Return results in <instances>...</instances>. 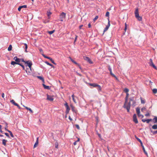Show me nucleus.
I'll return each instance as SVG.
<instances>
[{"label": "nucleus", "instance_id": "obj_46", "mask_svg": "<svg viewBox=\"0 0 157 157\" xmlns=\"http://www.w3.org/2000/svg\"><path fill=\"white\" fill-rule=\"evenodd\" d=\"M75 126H76V128L78 129H80V127L78 124H75Z\"/></svg>", "mask_w": 157, "mask_h": 157}, {"label": "nucleus", "instance_id": "obj_53", "mask_svg": "<svg viewBox=\"0 0 157 157\" xmlns=\"http://www.w3.org/2000/svg\"><path fill=\"white\" fill-rule=\"evenodd\" d=\"M77 37H78L77 36H75V41H74V42H75L76 41L77 38Z\"/></svg>", "mask_w": 157, "mask_h": 157}, {"label": "nucleus", "instance_id": "obj_33", "mask_svg": "<svg viewBox=\"0 0 157 157\" xmlns=\"http://www.w3.org/2000/svg\"><path fill=\"white\" fill-rule=\"evenodd\" d=\"M97 89L98 90H100V91L101 90V87L100 85H98L97 86Z\"/></svg>", "mask_w": 157, "mask_h": 157}, {"label": "nucleus", "instance_id": "obj_29", "mask_svg": "<svg viewBox=\"0 0 157 157\" xmlns=\"http://www.w3.org/2000/svg\"><path fill=\"white\" fill-rule=\"evenodd\" d=\"M140 100L141 101V103L142 104H144L145 103V101L142 98H140Z\"/></svg>", "mask_w": 157, "mask_h": 157}, {"label": "nucleus", "instance_id": "obj_5", "mask_svg": "<svg viewBox=\"0 0 157 157\" xmlns=\"http://www.w3.org/2000/svg\"><path fill=\"white\" fill-rule=\"evenodd\" d=\"M83 58L86 61H87L90 64H92L93 63L91 61V59L88 57L84 56L83 57Z\"/></svg>", "mask_w": 157, "mask_h": 157}, {"label": "nucleus", "instance_id": "obj_44", "mask_svg": "<svg viewBox=\"0 0 157 157\" xmlns=\"http://www.w3.org/2000/svg\"><path fill=\"white\" fill-rule=\"evenodd\" d=\"M71 109L73 111H75V107H73V106H71Z\"/></svg>", "mask_w": 157, "mask_h": 157}, {"label": "nucleus", "instance_id": "obj_51", "mask_svg": "<svg viewBox=\"0 0 157 157\" xmlns=\"http://www.w3.org/2000/svg\"><path fill=\"white\" fill-rule=\"evenodd\" d=\"M108 70H109V71H112V69L110 67V66H108Z\"/></svg>", "mask_w": 157, "mask_h": 157}, {"label": "nucleus", "instance_id": "obj_43", "mask_svg": "<svg viewBox=\"0 0 157 157\" xmlns=\"http://www.w3.org/2000/svg\"><path fill=\"white\" fill-rule=\"evenodd\" d=\"M146 110V108L144 107H143L141 109V111L143 112H144V111Z\"/></svg>", "mask_w": 157, "mask_h": 157}, {"label": "nucleus", "instance_id": "obj_30", "mask_svg": "<svg viewBox=\"0 0 157 157\" xmlns=\"http://www.w3.org/2000/svg\"><path fill=\"white\" fill-rule=\"evenodd\" d=\"M12 46L11 45H10L8 48V51H11V50H12Z\"/></svg>", "mask_w": 157, "mask_h": 157}, {"label": "nucleus", "instance_id": "obj_40", "mask_svg": "<svg viewBox=\"0 0 157 157\" xmlns=\"http://www.w3.org/2000/svg\"><path fill=\"white\" fill-rule=\"evenodd\" d=\"M45 63L48 65H49L51 66H52V65L47 62H45Z\"/></svg>", "mask_w": 157, "mask_h": 157}, {"label": "nucleus", "instance_id": "obj_11", "mask_svg": "<svg viewBox=\"0 0 157 157\" xmlns=\"http://www.w3.org/2000/svg\"><path fill=\"white\" fill-rule=\"evenodd\" d=\"M152 120V119L151 118H150V119H142V121L144 122H146L147 123H148L150 121H151Z\"/></svg>", "mask_w": 157, "mask_h": 157}, {"label": "nucleus", "instance_id": "obj_50", "mask_svg": "<svg viewBox=\"0 0 157 157\" xmlns=\"http://www.w3.org/2000/svg\"><path fill=\"white\" fill-rule=\"evenodd\" d=\"M5 135L8 138H10V136L9 134L7 133H5Z\"/></svg>", "mask_w": 157, "mask_h": 157}, {"label": "nucleus", "instance_id": "obj_26", "mask_svg": "<svg viewBox=\"0 0 157 157\" xmlns=\"http://www.w3.org/2000/svg\"><path fill=\"white\" fill-rule=\"evenodd\" d=\"M133 121L136 124L138 123L137 118H133Z\"/></svg>", "mask_w": 157, "mask_h": 157}, {"label": "nucleus", "instance_id": "obj_28", "mask_svg": "<svg viewBox=\"0 0 157 157\" xmlns=\"http://www.w3.org/2000/svg\"><path fill=\"white\" fill-rule=\"evenodd\" d=\"M124 91L126 93V94L128 93L129 91V90L128 88H125L124 89Z\"/></svg>", "mask_w": 157, "mask_h": 157}, {"label": "nucleus", "instance_id": "obj_32", "mask_svg": "<svg viewBox=\"0 0 157 157\" xmlns=\"http://www.w3.org/2000/svg\"><path fill=\"white\" fill-rule=\"evenodd\" d=\"M152 121L154 123H157V118H153Z\"/></svg>", "mask_w": 157, "mask_h": 157}, {"label": "nucleus", "instance_id": "obj_4", "mask_svg": "<svg viewBox=\"0 0 157 157\" xmlns=\"http://www.w3.org/2000/svg\"><path fill=\"white\" fill-rule=\"evenodd\" d=\"M136 110L138 117H141L142 118L144 117L143 115L140 114V109L139 108H137L136 109Z\"/></svg>", "mask_w": 157, "mask_h": 157}, {"label": "nucleus", "instance_id": "obj_10", "mask_svg": "<svg viewBox=\"0 0 157 157\" xmlns=\"http://www.w3.org/2000/svg\"><path fill=\"white\" fill-rule=\"evenodd\" d=\"M47 99L52 101L53 100L54 98L53 96L47 94Z\"/></svg>", "mask_w": 157, "mask_h": 157}, {"label": "nucleus", "instance_id": "obj_55", "mask_svg": "<svg viewBox=\"0 0 157 157\" xmlns=\"http://www.w3.org/2000/svg\"><path fill=\"white\" fill-rule=\"evenodd\" d=\"M2 97L3 98H4V93H2Z\"/></svg>", "mask_w": 157, "mask_h": 157}, {"label": "nucleus", "instance_id": "obj_48", "mask_svg": "<svg viewBox=\"0 0 157 157\" xmlns=\"http://www.w3.org/2000/svg\"><path fill=\"white\" fill-rule=\"evenodd\" d=\"M98 16H96L95 17V18L94 19V21H95V20H97L98 19Z\"/></svg>", "mask_w": 157, "mask_h": 157}, {"label": "nucleus", "instance_id": "obj_49", "mask_svg": "<svg viewBox=\"0 0 157 157\" xmlns=\"http://www.w3.org/2000/svg\"><path fill=\"white\" fill-rule=\"evenodd\" d=\"M145 116L146 117H148L150 116V114L149 113H147L145 114Z\"/></svg>", "mask_w": 157, "mask_h": 157}, {"label": "nucleus", "instance_id": "obj_20", "mask_svg": "<svg viewBox=\"0 0 157 157\" xmlns=\"http://www.w3.org/2000/svg\"><path fill=\"white\" fill-rule=\"evenodd\" d=\"M37 77L40 79L43 82L44 81V79L42 77L40 76H37Z\"/></svg>", "mask_w": 157, "mask_h": 157}, {"label": "nucleus", "instance_id": "obj_17", "mask_svg": "<svg viewBox=\"0 0 157 157\" xmlns=\"http://www.w3.org/2000/svg\"><path fill=\"white\" fill-rule=\"evenodd\" d=\"M38 138L37 137V140L36 142H35L34 145V147L35 148L38 145Z\"/></svg>", "mask_w": 157, "mask_h": 157}, {"label": "nucleus", "instance_id": "obj_64", "mask_svg": "<svg viewBox=\"0 0 157 157\" xmlns=\"http://www.w3.org/2000/svg\"><path fill=\"white\" fill-rule=\"evenodd\" d=\"M17 106V107H18L19 109H20V106H19V105H18Z\"/></svg>", "mask_w": 157, "mask_h": 157}, {"label": "nucleus", "instance_id": "obj_37", "mask_svg": "<svg viewBox=\"0 0 157 157\" xmlns=\"http://www.w3.org/2000/svg\"><path fill=\"white\" fill-rule=\"evenodd\" d=\"M54 32H55V30H53L52 31H48V33L50 34L51 35V34H52Z\"/></svg>", "mask_w": 157, "mask_h": 157}, {"label": "nucleus", "instance_id": "obj_7", "mask_svg": "<svg viewBox=\"0 0 157 157\" xmlns=\"http://www.w3.org/2000/svg\"><path fill=\"white\" fill-rule=\"evenodd\" d=\"M108 24L106 26V27L105 28V29L104 30V32H105L108 29H109V27L110 25L109 18H108Z\"/></svg>", "mask_w": 157, "mask_h": 157}, {"label": "nucleus", "instance_id": "obj_8", "mask_svg": "<svg viewBox=\"0 0 157 157\" xmlns=\"http://www.w3.org/2000/svg\"><path fill=\"white\" fill-rule=\"evenodd\" d=\"M43 56L45 58L48 59H49L51 62L53 63L54 64H56V63L54 62V60L52 59L51 57L46 56L44 55H43Z\"/></svg>", "mask_w": 157, "mask_h": 157}, {"label": "nucleus", "instance_id": "obj_3", "mask_svg": "<svg viewBox=\"0 0 157 157\" xmlns=\"http://www.w3.org/2000/svg\"><path fill=\"white\" fill-rule=\"evenodd\" d=\"M66 16V14L64 12H62L60 15V19L61 21H63V19L65 18Z\"/></svg>", "mask_w": 157, "mask_h": 157}, {"label": "nucleus", "instance_id": "obj_22", "mask_svg": "<svg viewBox=\"0 0 157 157\" xmlns=\"http://www.w3.org/2000/svg\"><path fill=\"white\" fill-rule=\"evenodd\" d=\"M69 58L71 59V61L74 63L76 65L78 64L77 63L75 60H73L71 57H69Z\"/></svg>", "mask_w": 157, "mask_h": 157}, {"label": "nucleus", "instance_id": "obj_38", "mask_svg": "<svg viewBox=\"0 0 157 157\" xmlns=\"http://www.w3.org/2000/svg\"><path fill=\"white\" fill-rule=\"evenodd\" d=\"M70 109L69 106L66 107V112L68 113Z\"/></svg>", "mask_w": 157, "mask_h": 157}, {"label": "nucleus", "instance_id": "obj_23", "mask_svg": "<svg viewBox=\"0 0 157 157\" xmlns=\"http://www.w3.org/2000/svg\"><path fill=\"white\" fill-rule=\"evenodd\" d=\"M7 131H8V132H9L10 133V136L11 137H14V136H13L12 132L11 131L9 130H7Z\"/></svg>", "mask_w": 157, "mask_h": 157}, {"label": "nucleus", "instance_id": "obj_27", "mask_svg": "<svg viewBox=\"0 0 157 157\" xmlns=\"http://www.w3.org/2000/svg\"><path fill=\"white\" fill-rule=\"evenodd\" d=\"M18 63H16V62L15 61H12L11 62V64L13 65H14L15 64H18Z\"/></svg>", "mask_w": 157, "mask_h": 157}, {"label": "nucleus", "instance_id": "obj_14", "mask_svg": "<svg viewBox=\"0 0 157 157\" xmlns=\"http://www.w3.org/2000/svg\"><path fill=\"white\" fill-rule=\"evenodd\" d=\"M27 7L26 5H23L20 6L19 8H18V10L20 11H21V9H22V8H26Z\"/></svg>", "mask_w": 157, "mask_h": 157}, {"label": "nucleus", "instance_id": "obj_42", "mask_svg": "<svg viewBox=\"0 0 157 157\" xmlns=\"http://www.w3.org/2000/svg\"><path fill=\"white\" fill-rule=\"evenodd\" d=\"M10 102L11 103H12L13 105H14L15 104V103H16L15 102V101H14V100L13 99H12L10 101Z\"/></svg>", "mask_w": 157, "mask_h": 157}, {"label": "nucleus", "instance_id": "obj_21", "mask_svg": "<svg viewBox=\"0 0 157 157\" xmlns=\"http://www.w3.org/2000/svg\"><path fill=\"white\" fill-rule=\"evenodd\" d=\"M90 86H92L94 87H97L98 84L95 83H91L90 84Z\"/></svg>", "mask_w": 157, "mask_h": 157}, {"label": "nucleus", "instance_id": "obj_58", "mask_svg": "<svg viewBox=\"0 0 157 157\" xmlns=\"http://www.w3.org/2000/svg\"><path fill=\"white\" fill-rule=\"evenodd\" d=\"M27 48H28V47L27 46V47H25V52H27Z\"/></svg>", "mask_w": 157, "mask_h": 157}, {"label": "nucleus", "instance_id": "obj_59", "mask_svg": "<svg viewBox=\"0 0 157 157\" xmlns=\"http://www.w3.org/2000/svg\"><path fill=\"white\" fill-rule=\"evenodd\" d=\"M136 114H135L133 115V118H136Z\"/></svg>", "mask_w": 157, "mask_h": 157}, {"label": "nucleus", "instance_id": "obj_62", "mask_svg": "<svg viewBox=\"0 0 157 157\" xmlns=\"http://www.w3.org/2000/svg\"><path fill=\"white\" fill-rule=\"evenodd\" d=\"M79 140H80V139L79 138H78V140L76 141H77V142H78L79 141Z\"/></svg>", "mask_w": 157, "mask_h": 157}, {"label": "nucleus", "instance_id": "obj_47", "mask_svg": "<svg viewBox=\"0 0 157 157\" xmlns=\"http://www.w3.org/2000/svg\"><path fill=\"white\" fill-rule=\"evenodd\" d=\"M136 138L137 140H138V141L139 142H141V140L139 138L136 137Z\"/></svg>", "mask_w": 157, "mask_h": 157}, {"label": "nucleus", "instance_id": "obj_34", "mask_svg": "<svg viewBox=\"0 0 157 157\" xmlns=\"http://www.w3.org/2000/svg\"><path fill=\"white\" fill-rule=\"evenodd\" d=\"M142 148H143V151H144V153L146 155H147V152L146 151H145V148H144V146H143V147H142Z\"/></svg>", "mask_w": 157, "mask_h": 157}, {"label": "nucleus", "instance_id": "obj_18", "mask_svg": "<svg viewBox=\"0 0 157 157\" xmlns=\"http://www.w3.org/2000/svg\"><path fill=\"white\" fill-rule=\"evenodd\" d=\"M2 144L6 146V143L7 142V140L5 139H3L2 140Z\"/></svg>", "mask_w": 157, "mask_h": 157}, {"label": "nucleus", "instance_id": "obj_31", "mask_svg": "<svg viewBox=\"0 0 157 157\" xmlns=\"http://www.w3.org/2000/svg\"><path fill=\"white\" fill-rule=\"evenodd\" d=\"M152 92L154 94H156L157 93V89H154L152 90Z\"/></svg>", "mask_w": 157, "mask_h": 157}, {"label": "nucleus", "instance_id": "obj_60", "mask_svg": "<svg viewBox=\"0 0 157 157\" xmlns=\"http://www.w3.org/2000/svg\"><path fill=\"white\" fill-rule=\"evenodd\" d=\"M21 61H22V62H24L25 63V62H26L23 59H21Z\"/></svg>", "mask_w": 157, "mask_h": 157}, {"label": "nucleus", "instance_id": "obj_41", "mask_svg": "<svg viewBox=\"0 0 157 157\" xmlns=\"http://www.w3.org/2000/svg\"><path fill=\"white\" fill-rule=\"evenodd\" d=\"M151 132L154 134H155L157 133V130L155 131H151Z\"/></svg>", "mask_w": 157, "mask_h": 157}, {"label": "nucleus", "instance_id": "obj_63", "mask_svg": "<svg viewBox=\"0 0 157 157\" xmlns=\"http://www.w3.org/2000/svg\"><path fill=\"white\" fill-rule=\"evenodd\" d=\"M83 26L82 25H81L79 26V28L80 29H81L82 27Z\"/></svg>", "mask_w": 157, "mask_h": 157}, {"label": "nucleus", "instance_id": "obj_19", "mask_svg": "<svg viewBox=\"0 0 157 157\" xmlns=\"http://www.w3.org/2000/svg\"><path fill=\"white\" fill-rule=\"evenodd\" d=\"M43 87H44V88L45 89H50L49 87L48 86H46V85H45L44 84H43Z\"/></svg>", "mask_w": 157, "mask_h": 157}, {"label": "nucleus", "instance_id": "obj_57", "mask_svg": "<svg viewBox=\"0 0 157 157\" xmlns=\"http://www.w3.org/2000/svg\"><path fill=\"white\" fill-rule=\"evenodd\" d=\"M88 26L89 28H90L91 27V25L90 24V23H89V24H88Z\"/></svg>", "mask_w": 157, "mask_h": 157}, {"label": "nucleus", "instance_id": "obj_36", "mask_svg": "<svg viewBox=\"0 0 157 157\" xmlns=\"http://www.w3.org/2000/svg\"><path fill=\"white\" fill-rule=\"evenodd\" d=\"M52 13L50 12V11H48V16L49 17L51 14Z\"/></svg>", "mask_w": 157, "mask_h": 157}, {"label": "nucleus", "instance_id": "obj_24", "mask_svg": "<svg viewBox=\"0 0 157 157\" xmlns=\"http://www.w3.org/2000/svg\"><path fill=\"white\" fill-rule=\"evenodd\" d=\"M110 74H111V75L113 77H115L116 79H117V77L114 74H113L112 72V71H110Z\"/></svg>", "mask_w": 157, "mask_h": 157}, {"label": "nucleus", "instance_id": "obj_35", "mask_svg": "<svg viewBox=\"0 0 157 157\" xmlns=\"http://www.w3.org/2000/svg\"><path fill=\"white\" fill-rule=\"evenodd\" d=\"M58 144L57 142H56L55 143V147L56 148H58Z\"/></svg>", "mask_w": 157, "mask_h": 157}, {"label": "nucleus", "instance_id": "obj_9", "mask_svg": "<svg viewBox=\"0 0 157 157\" xmlns=\"http://www.w3.org/2000/svg\"><path fill=\"white\" fill-rule=\"evenodd\" d=\"M25 63H26L28 65V66L31 69V66L32 65V62L31 61H26V62H25Z\"/></svg>", "mask_w": 157, "mask_h": 157}, {"label": "nucleus", "instance_id": "obj_45", "mask_svg": "<svg viewBox=\"0 0 157 157\" xmlns=\"http://www.w3.org/2000/svg\"><path fill=\"white\" fill-rule=\"evenodd\" d=\"M18 64L20 65L21 66V67H22V68H23V69L24 70L25 69V67H24V66L23 65H22L20 63H18Z\"/></svg>", "mask_w": 157, "mask_h": 157}, {"label": "nucleus", "instance_id": "obj_13", "mask_svg": "<svg viewBox=\"0 0 157 157\" xmlns=\"http://www.w3.org/2000/svg\"><path fill=\"white\" fill-rule=\"evenodd\" d=\"M14 60L17 62L19 63L21 61V59L18 58L17 57L15 56L13 58Z\"/></svg>", "mask_w": 157, "mask_h": 157}, {"label": "nucleus", "instance_id": "obj_12", "mask_svg": "<svg viewBox=\"0 0 157 157\" xmlns=\"http://www.w3.org/2000/svg\"><path fill=\"white\" fill-rule=\"evenodd\" d=\"M150 65L152 66L153 68L156 69V67L153 63L152 60L151 59H150Z\"/></svg>", "mask_w": 157, "mask_h": 157}, {"label": "nucleus", "instance_id": "obj_25", "mask_svg": "<svg viewBox=\"0 0 157 157\" xmlns=\"http://www.w3.org/2000/svg\"><path fill=\"white\" fill-rule=\"evenodd\" d=\"M152 128L154 129H157V125L154 124L152 126Z\"/></svg>", "mask_w": 157, "mask_h": 157}, {"label": "nucleus", "instance_id": "obj_52", "mask_svg": "<svg viewBox=\"0 0 157 157\" xmlns=\"http://www.w3.org/2000/svg\"><path fill=\"white\" fill-rule=\"evenodd\" d=\"M2 125L1 126V127H0V132H1V133H3V132L2 130Z\"/></svg>", "mask_w": 157, "mask_h": 157}, {"label": "nucleus", "instance_id": "obj_16", "mask_svg": "<svg viewBox=\"0 0 157 157\" xmlns=\"http://www.w3.org/2000/svg\"><path fill=\"white\" fill-rule=\"evenodd\" d=\"M23 106L26 109L28 110H29L30 112V113H33V111H32V110L31 109H30V108H29L27 107H26V106H25L24 105H23Z\"/></svg>", "mask_w": 157, "mask_h": 157}, {"label": "nucleus", "instance_id": "obj_56", "mask_svg": "<svg viewBox=\"0 0 157 157\" xmlns=\"http://www.w3.org/2000/svg\"><path fill=\"white\" fill-rule=\"evenodd\" d=\"M77 141H76L74 142L73 143L74 145H75L77 144Z\"/></svg>", "mask_w": 157, "mask_h": 157}, {"label": "nucleus", "instance_id": "obj_2", "mask_svg": "<svg viewBox=\"0 0 157 157\" xmlns=\"http://www.w3.org/2000/svg\"><path fill=\"white\" fill-rule=\"evenodd\" d=\"M135 17L139 21H141L142 20V18L141 17L139 16L138 9V8L136 9L135 12Z\"/></svg>", "mask_w": 157, "mask_h": 157}, {"label": "nucleus", "instance_id": "obj_39", "mask_svg": "<svg viewBox=\"0 0 157 157\" xmlns=\"http://www.w3.org/2000/svg\"><path fill=\"white\" fill-rule=\"evenodd\" d=\"M109 12H107L105 14V16L107 17H109Z\"/></svg>", "mask_w": 157, "mask_h": 157}, {"label": "nucleus", "instance_id": "obj_6", "mask_svg": "<svg viewBox=\"0 0 157 157\" xmlns=\"http://www.w3.org/2000/svg\"><path fill=\"white\" fill-rule=\"evenodd\" d=\"M130 103H131V101H132V106H134L136 105V102L134 100V98L133 97H132L129 99Z\"/></svg>", "mask_w": 157, "mask_h": 157}, {"label": "nucleus", "instance_id": "obj_15", "mask_svg": "<svg viewBox=\"0 0 157 157\" xmlns=\"http://www.w3.org/2000/svg\"><path fill=\"white\" fill-rule=\"evenodd\" d=\"M71 97L72 98V99H73V101H74V102L75 103H76V99L77 98L76 97H75L74 96V94H73V95H72Z\"/></svg>", "mask_w": 157, "mask_h": 157}, {"label": "nucleus", "instance_id": "obj_61", "mask_svg": "<svg viewBox=\"0 0 157 157\" xmlns=\"http://www.w3.org/2000/svg\"><path fill=\"white\" fill-rule=\"evenodd\" d=\"M140 144H141V146L143 147V143H142V141H141V142H140Z\"/></svg>", "mask_w": 157, "mask_h": 157}, {"label": "nucleus", "instance_id": "obj_54", "mask_svg": "<svg viewBox=\"0 0 157 157\" xmlns=\"http://www.w3.org/2000/svg\"><path fill=\"white\" fill-rule=\"evenodd\" d=\"M65 106L66 107H68V104L67 103H66L65 104Z\"/></svg>", "mask_w": 157, "mask_h": 157}, {"label": "nucleus", "instance_id": "obj_1", "mask_svg": "<svg viewBox=\"0 0 157 157\" xmlns=\"http://www.w3.org/2000/svg\"><path fill=\"white\" fill-rule=\"evenodd\" d=\"M128 96L129 94L128 93L126 94V96L125 99V101L124 105V108L126 109L127 111L128 112L129 111V110L131 105V103H130V102H128Z\"/></svg>", "mask_w": 157, "mask_h": 157}]
</instances>
